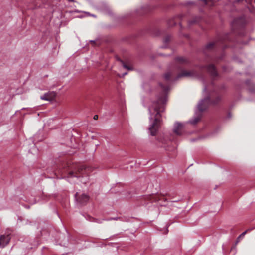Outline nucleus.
<instances>
[{
  "label": "nucleus",
  "instance_id": "nucleus-1",
  "mask_svg": "<svg viewBox=\"0 0 255 255\" xmlns=\"http://www.w3.org/2000/svg\"><path fill=\"white\" fill-rule=\"evenodd\" d=\"M164 99H159L158 101L153 102L149 106L148 110L150 114V120H153L152 124L149 127V131L151 135H155L160 123V112L162 111Z\"/></svg>",
  "mask_w": 255,
  "mask_h": 255
},
{
  "label": "nucleus",
  "instance_id": "nucleus-2",
  "mask_svg": "<svg viewBox=\"0 0 255 255\" xmlns=\"http://www.w3.org/2000/svg\"><path fill=\"white\" fill-rule=\"evenodd\" d=\"M203 94L204 98L200 101L197 105L199 111L201 112L206 110L210 103L209 95L207 92V87H206L203 90Z\"/></svg>",
  "mask_w": 255,
  "mask_h": 255
},
{
  "label": "nucleus",
  "instance_id": "nucleus-3",
  "mask_svg": "<svg viewBox=\"0 0 255 255\" xmlns=\"http://www.w3.org/2000/svg\"><path fill=\"white\" fill-rule=\"evenodd\" d=\"M184 128V125L180 123H175L174 124L173 131L178 135H180L182 133V130Z\"/></svg>",
  "mask_w": 255,
  "mask_h": 255
},
{
  "label": "nucleus",
  "instance_id": "nucleus-4",
  "mask_svg": "<svg viewBox=\"0 0 255 255\" xmlns=\"http://www.w3.org/2000/svg\"><path fill=\"white\" fill-rule=\"evenodd\" d=\"M10 238L9 235H1L0 236V247H4L8 244Z\"/></svg>",
  "mask_w": 255,
  "mask_h": 255
},
{
  "label": "nucleus",
  "instance_id": "nucleus-5",
  "mask_svg": "<svg viewBox=\"0 0 255 255\" xmlns=\"http://www.w3.org/2000/svg\"><path fill=\"white\" fill-rule=\"evenodd\" d=\"M56 94L54 92H49L41 96L40 98L46 101H51L55 97Z\"/></svg>",
  "mask_w": 255,
  "mask_h": 255
},
{
  "label": "nucleus",
  "instance_id": "nucleus-6",
  "mask_svg": "<svg viewBox=\"0 0 255 255\" xmlns=\"http://www.w3.org/2000/svg\"><path fill=\"white\" fill-rule=\"evenodd\" d=\"M207 70L213 76L217 75V72L214 65H210L207 67Z\"/></svg>",
  "mask_w": 255,
  "mask_h": 255
},
{
  "label": "nucleus",
  "instance_id": "nucleus-7",
  "mask_svg": "<svg viewBox=\"0 0 255 255\" xmlns=\"http://www.w3.org/2000/svg\"><path fill=\"white\" fill-rule=\"evenodd\" d=\"M194 75V72L193 71H184L181 74H179L177 78H180L183 76H193Z\"/></svg>",
  "mask_w": 255,
  "mask_h": 255
},
{
  "label": "nucleus",
  "instance_id": "nucleus-8",
  "mask_svg": "<svg viewBox=\"0 0 255 255\" xmlns=\"http://www.w3.org/2000/svg\"><path fill=\"white\" fill-rule=\"evenodd\" d=\"M89 200V197L87 195L85 194H83L81 195V198L80 199V202L81 203H83L84 202H87Z\"/></svg>",
  "mask_w": 255,
  "mask_h": 255
},
{
  "label": "nucleus",
  "instance_id": "nucleus-9",
  "mask_svg": "<svg viewBox=\"0 0 255 255\" xmlns=\"http://www.w3.org/2000/svg\"><path fill=\"white\" fill-rule=\"evenodd\" d=\"M176 60L179 63H185L187 62V60L183 57H178L177 58Z\"/></svg>",
  "mask_w": 255,
  "mask_h": 255
},
{
  "label": "nucleus",
  "instance_id": "nucleus-10",
  "mask_svg": "<svg viewBox=\"0 0 255 255\" xmlns=\"http://www.w3.org/2000/svg\"><path fill=\"white\" fill-rule=\"evenodd\" d=\"M171 73L170 72H167L164 75V79L166 80H169L170 78V76H171Z\"/></svg>",
  "mask_w": 255,
  "mask_h": 255
},
{
  "label": "nucleus",
  "instance_id": "nucleus-11",
  "mask_svg": "<svg viewBox=\"0 0 255 255\" xmlns=\"http://www.w3.org/2000/svg\"><path fill=\"white\" fill-rule=\"evenodd\" d=\"M247 231H245V232H243L237 238V241H239L240 239L243 238L244 236L245 235V234L247 233Z\"/></svg>",
  "mask_w": 255,
  "mask_h": 255
},
{
  "label": "nucleus",
  "instance_id": "nucleus-12",
  "mask_svg": "<svg viewBox=\"0 0 255 255\" xmlns=\"http://www.w3.org/2000/svg\"><path fill=\"white\" fill-rule=\"evenodd\" d=\"M199 120V118H196L190 121L189 122L192 124H195L196 123H197L198 122Z\"/></svg>",
  "mask_w": 255,
  "mask_h": 255
},
{
  "label": "nucleus",
  "instance_id": "nucleus-13",
  "mask_svg": "<svg viewBox=\"0 0 255 255\" xmlns=\"http://www.w3.org/2000/svg\"><path fill=\"white\" fill-rule=\"evenodd\" d=\"M123 67L126 68V69H127L128 70H131L132 69L128 66H127L126 65H125L124 63H123Z\"/></svg>",
  "mask_w": 255,
  "mask_h": 255
},
{
  "label": "nucleus",
  "instance_id": "nucleus-14",
  "mask_svg": "<svg viewBox=\"0 0 255 255\" xmlns=\"http://www.w3.org/2000/svg\"><path fill=\"white\" fill-rule=\"evenodd\" d=\"M73 176L77 177V176H74V173L73 172H70V174H69V177H73Z\"/></svg>",
  "mask_w": 255,
  "mask_h": 255
},
{
  "label": "nucleus",
  "instance_id": "nucleus-15",
  "mask_svg": "<svg viewBox=\"0 0 255 255\" xmlns=\"http://www.w3.org/2000/svg\"><path fill=\"white\" fill-rule=\"evenodd\" d=\"M87 181V179L81 180V182L83 183H86Z\"/></svg>",
  "mask_w": 255,
  "mask_h": 255
},
{
  "label": "nucleus",
  "instance_id": "nucleus-16",
  "mask_svg": "<svg viewBox=\"0 0 255 255\" xmlns=\"http://www.w3.org/2000/svg\"><path fill=\"white\" fill-rule=\"evenodd\" d=\"M161 87L163 88V89L164 90V91H166L167 90V88H165L163 87V86L162 85H161Z\"/></svg>",
  "mask_w": 255,
  "mask_h": 255
},
{
  "label": "nucleus",
  "instance_id": "nucleus-17",
  "mask_svg": "<svg viewBox=\"0 0 255 255\" xmlns=\"http://www.w3.org/2000/svg\"><path fill=\"white\" fill-rule=\"evenodd\" d=\"M98 115H95V116H94V119L95 120H97V119H98Z\"/></svg>",
  "mask_w": 255,
  "mask_h": 255
},
{
  "label": "nucleus",
  "instance_id": "nucleus-18",
  "mask_svg": "<svg viewBox=\"0 0 255 255\" xmlns=\"http://www.w3.org/2000/svg\"><path fill=\"white\" fill-rule=\"evenodd\" d=\"M75 197H76V198H78V193H76L75 194Z\"/></svg>",
  "mask_w": 255,
  "mask_h": 255
},
{
  "label": "nucleus",
  "instance_id": "nucleus-19",
  "mask_svg": "<svg viewBox=\"0 0 255 255\" xmlns=\"http://www.w3.org/2000/svg\"><path fill=\"white\" fill-rule=\"evenodd\" d=\"M127 74V72H126V73H124V74L122 75V76H124L126 75Z\"/></svg>",
  "mask_w": 255,
  "mask_h": 255
},
{
  "label": "nucleus",
  "instance_id": "nucleus-20",
  "mask_svg": "<svg viewBox=\"0 0 255 255\" xmlns=\"http://www.w3.org/2000/svg\"><path fill=\"white\" fill-rule=\"evenodd\" d=\"M69 1H72L73 0H68Z\"/></svg>",
  "mask_w": 255,
  "mask_h": 255
},
{
  "label": "nucleus",
  "instance_id": "nucleus-21",
  "mask_svg": "<svg viewBox=\"0 0 255 255\" xmlns=\"http://www.w3.org/2000/svg\"><path fill=\"white\" fill-rule=\"evenodd\" d=\"M208 47H210V45H208Z\"/></svg>",
  "mask_w": 255,
  "mask_h": 255
}]
</instances>
